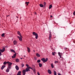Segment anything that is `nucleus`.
<instances>
[{
    "instance_id": "nucleus-1",
    "label": "nucleus",
    "mask_w": 75,
    "mask_h": 75,
    "mask_svg": "<svg viewBox=\"0 0 75 75\" xmlns=\"http://www.w3.org/2000/svg\"><path fill=\"white\" fill-rule=\"evenodd\" d=\"M17 34H18V35H19L20 37L19 36H18V39H19V40L20 41H22V36H21L20 31H18L17 32Z\"/></svg>"
},
{
    "instance_id": "nucleus-2",
    "label": "nucleus",
    "mask_w": 75,
    "mask_h": 75,
    "mask_svg": "<svg viewBox=\"0 0 75 75\" xmlns=\"http://www.w3.org/2000/svg\"><path fill=\"white\" fill-rule=\"evenodd\" d=\"M33 35L35 36L36 39H37L38 38V34H37V33H36L35 32H33Z\"/></svg>"
},
{
    "instance_id": "nucleus-3",
    "label": "nucleus",
    "mask_w": 75,
    "mask_h": 75,
    "mask_svg": "<svg viewBox=\"0 0 75 75\" xmlns=\"http://www.w3.org/2000/svg\"><path fill=\"white\" fill-rule=\"evenodd\" d=\"M48 60V58H46L45 59V58H43L41 59V60L42 61H43V63H45V62H46Z\"/></svg>"
},
{
    "instance_id": "nucleus-4",
    "label": "nucleus",
    "mask_w": 75,
    "mask_h": 75,
    "mask_svg": "<svg viewBox=\"0 0 75 75\" xmlns=\"http://www.w3.org/2000/svg\"><path fill=\"white\" fill-rule=\"evenodd\" d=\"M5 51V48H4L3 49H2V50H1L0 49V56H1V55H2V54H1V53H3V52H4Z\"/></svg>"
},
{
    "instance_id": "nucleus-5",
    "label": "nucleus",
    "mask_w": 75,
    "mask_h": 75,
    "mask_svg": "<svg viewBox=\"0 0 75 75\" xmlns=\"http://www.w3.org/2000/svg\"><path fill=\"white\" fill-rule=\"evenodd\" d=\"M52 37V35L50 33L49 35V41H51V38Z\"/></svg>"
},
{
    "instance_id": "nucleus-6",
    "label": "nucleus",
    "mask_w": 75,
    "mask_h": 75,
    "mask_svg": "<svg viewBox=\"0 0 75 75\" xmlns=\"http://www.w3.org/2000/svg\"><path fill=\"white\" fill-rule=\"evenodd\" d=\"M26 72V71L25 70H23L22 71V73L23 75H25V73Z\"/></svg>"
},
{
    "instance_id": "nucleus-7",
    "label": "nucleus",
    "mask_w": 75,
    "mask_h": 75,
    "mask_svg": "<svg viewBox=\"0 0 75 75\" xmlns=\"http://www.w3.org/2000/svg\"><path fill=\"white\" fill-rule=\"evenodd\" d=\"M58 54L59 55V56L60 58H62V53H61L60 52H58Z\"/></svg>"
},
{
    "instance_id": "nucleus-8",
    "label": "nucleus",
    "mask_w": 75,
    "mask_h": 75,
    "mask_svg": "<svg viewBox=\"0 0 75 75\" xmlns=\"http://www.w3.org/2000/svg\"><path fill=\"white\" fill-rule=\"evenodd\" d=\"M7 64H8V65H10L11 66V65H12V64H13L12 63L10 62H7Z\"/></svg>"
},
{
    "instance_id": "nucleus-9",
    "label": "nucleus",
    "mask_w": 75,
    "mask_h": 75,
    "mask_svg": "<svg viewBox=\"0 0 75 75\" xmlns=\"http://www.w3.org/2000/svg\"><path fill=\"white\" fill-rule=\"evenodd\" d=\"M15 68L17 71H18V70H19V67H18L17 65H16L15 66Z\"/></svg>"
},
{
    "instance_id": "nucleus-10",
    "label": "nucleus",
    "mask_w": 75,
    "mask_h": 75,
    "mask_svg": "<svg viewBox=\"0 0 75 75\" xmlns=\"http://www.w3.org/2000/svg\"><path fill=\"white\" fill-rule=\"evenodd\" d=\"M25 71H26V72L30 71V69L28 67L26 68Z\"/></svg>"
},
{
    "instance_id": "nucleus-11",
    "label": "nucleus",
    "mask_w": 75,
    "mask_h": 75,
    "mask_svg": "<svg viewBox=\"0 0 75 75\" xmlns=\"http://www.w3.org/2000/svg\"><path fill=\"white\" fill-rule=\"evenodd\" d=\"M13 44L14 45H16L17 44V42L16 40H14L13 42Z\"/></svg>"
},
{
    "instance_id": "nucleus-12",
    "label": "nucleus",
    "mask_w": 75,
    "mask_h": 75,
    "mask_svg": "<svg viewBox=\"0 0 75 75\" xmlns=\"http://www.w3.org/2000/svg\"><path fill=\"white\" fill-rule=\"evenodd\" d=\"M48 72L49 74H52V72H51V71L50 70H48Z\"/></svg>"
},
{
    "instance_id": "nucleus-13",
    "label": "nucleus",
    "mask_w": 75,
    "mask_h": 75,
    "mask_svg": "<svg viewBox=\"0 0 75 75\" xmlns=\"http://www.w3.org/2000/svg\"><path fill=\"white\" fill-rule=\"evenodd\" d=\"M21 71H19L18 72L17 75H21Z\"/></svg>"
},
{
    "instance_id": "nucleus-14",
    "label": "nucleus",
    "mask_w": 75,
    "mask_h": 75,
    "mask_svg": "<svg viewBox=\"0 0 75 75\" xmlns=\"http://www.w3.org/2000/svg\"><path fill=\"white\" fill-rule=\"evenodd\" d=\"M8 68L9 69H11V66H10L8 65Z\"/></svg>"
},
{
    "instance_id": "nucleus-15",
    "label": "nucleus",
    "mask_w": 75,
    "mask_h": 75,
    "mask_svg": "<svg viewBox=\"0 0 75 75\" xmlns=\"http://www.w3.org/2000/svg\"><path fill=\"white\" fill-rule=\"evenodd\" d=\"M16 54H13V56L12 57V58H14L16 57Z\"/></svg>"
},
{
    "instance_id": "nucleus-16",
    "label": "nucleus",
    "mask_w": 75,
    "mask_h": 75,
    "mask_svg": "<svg viewBox=\"0 0 75 75\" xmlns=\"http://www.w3.org/2000/svg\"><path fill=\"white\" fill-rule=\"evenodd\" d=\"M36 55L38 57H40V54H39L38 53H37Z\"/></svg>"
},
{
    "instance_id": "nucleus-17",
    "label": "nucleus",
    "mask_w": 75,
    "mask_h": 75,
    "mask_svg": "<svg viewBox=\"0 0 75 75\" xmlns=\"http://www.w3.org/2000/svg\"><path fill=\"white\" fill-rule=\"evenodd\" d=\"M9 71H10V70L8 68H7L6 70V72H8Z\"/></svg>"
},
{
    "instance_id": "nucleus-18",
    "label": "nucleus",
    "mask_w": 75,
    "mask_h": 75,
    "mask_svg": "<svg viewBox=\"0 0 75 75\" xmlns=\"http://www.w3.org/2000/svg\"><path fill=\"white\" fill-rule=\"evenodd\" d=\"M27 50H28V52H30V48L28 47Z\"/></svg>"
},
{
    "instance_id": "nucleus-19",
    "label": "nucleus",
    "mask_w": 75,
    "mask_h": 75,
    "mask_svg": "<svg viewBox=\"0 0 75 75\" xmlns=\"http://www.w3.org/2000/svg\"><path fill=\"white\" fill-rule=\"evenodd\" d=\"M5 67H6L5 66V65H3V66L1 67V69H4V68H5Z\"/></svg>"
},
{
    "instance_id": "nucleus-20",
    "label": "nucleus",
    "mask_w": 75,
    "mask_h": 75,
    "mask_svg": "<svg viewBox=\"0 0 75 75\" xmlns=\"http://www.w3.org/2000/svg\"><path fill=\"white\" fill-rule=\"evenodd\" d=\"M52 5H50L49 6V9H50V8H52Z\"/></svg>"
},
{
    "instance_id": "nucleus-21",
    "label": "nucleus",
    "mask_w": 75,
    "mask_h": 75,
    "mask_svg": "<svg viewBox=\"0 0 75 75\" xmlns=\"http://www.w3.org/2000/svg\"><path fill=\"white\" fill-rule=\"evenodd\" d=\"M11 52H14V53H16V52H15V51H14V50L11 49Z\"/></svg>"
},
{
    "instance_id": "nucleus-22",
    "label": "nucleus",
    "mask_w": 75,
    "mask_h": 75,
    "mask_svg": "<svg viewBox=\"0 0 75 75\" xmlns=\"http://www.w3.org/2000/svg\"><path fill=\"white\" fill-rule=\"evenodd\" d=\"M16 62H19V59H17L16 60Z\"/></svg>"
},
{
    "instance_id": "nucleus-23",
    "label": "nucleus",
    "mask_w": 75,
    "mask_h": 75,
    "mask_svg": "<svg viewBox=\"0 0 75 75\" xmlns=\"http://www.w3.org/2000/svg\"><path fill=\"white\" fill-rule=\"evenodd\" d=\"M39 6H40V7H43V6L42 4H40L39 5Z\"/></svg>"
},
{
    "instance_id": "nucleus-24",
    "label": "nucleus",
    "mask_w": 75,
    "mask_h": 75,
    "mask_svg": "<svg viewBox=\"0 0 75 75\" xmlns=\"http://www.w3.org/2000/svg\"><path fill=\"white\" fill-rule=\"evenodd\" d=\"M39 65L40 67H42V64L41 63H39Z\"/></svg>"
},
{
    "instance_id": "nucleus-25",
    "label": "nucleus",
    "mask_w": 75,
    "mask_h": 75,
    "mask_svg": "<svg viewBox=\"0 0 75 75\" xmlns=\"http://www.w3.org/2000/svg\"><path fill=\"white\" fill-rule=\"evenodd\" d=\"M41 62V60L40 59H39L37 61V62H38V63H40Z\"/></svg>"
},
{
    "instance_id": "nucleus-26",
    "label": "nucleus",
    "mask_w": 75,
    "mask_h": 75,
    "mask_svg": "<svg viewBox=\"0 0 75 75\" xmlns=\"http://www.w3.org/2000/svg\"><path fill=\"white\" fill-rule=\"evenodd\" d=\"M51 67L52 68H54V65H53V64H52V63L51 64Z\"/></svg>"
},
{
    "instance_id": "nucleus-27",
    "label": "nucleus",
    "mask_w": 75,
    "mask_h": 75,
    "mask_svg": "<svg viewBox=\"0 0 75 75\" xmlns=\"http://www.w3.org/2000/svg\"><path fill=\"white\" fill-rule=\"evenodd\" d=\"M54 75H57V72L56 71H54Z\"/></svg>"
},
{
    "instance_id": "nucleus-28",
    "label": "nucleus",
    "mask_w": 75,
    "mask_h": 75,
    "mask_svg": "<svg viewBox=\"0 0 75 75\" xmlns=\"http://www.w3.org/2000/svg\"><path fill=\"white\" fill-rule=\"evenodd\" d=\"M25 4H26L27 6H28V4H29V2H26L25 3Z\"/></svg>"
},
{
    "instance_id": "nucleus-29",
    "label": "nucleus",
    "mask_w": 75,
    "mask_h": 75,
    "mask_svg": "<svg viewBox=\"0 0 75 75\" xmlns=\"http://www.w3.org/2000/svg\"><path fill=\"white\" fill-rule=\"evenodd\" d=\"M54 63L55 64H57V63H58V61H55L54 62Z\"/></svg>"
},
{
    "instance_id": "nucleus-30",
    "label": "nucleus",
    "mask_w": 75,
    "mask_h": 75,
    "mask_svg": "<svg viewBox=\"0 0 75 75\" xmlns=\"http://www.w3.org/2000/svg\"><path fill=\"white\" fill-rule=\"evenodd\" d=\"M4 35H5V34L3 33L1 35V36L3 37L4 36Z\"/></svg>"
},
{
    "instance_id": "nucleus-31",
    "label": "nucleus",
    "mask_w": 75,
    "mask_h": 75,
    "mask_svg": "<svg viewBox=\"0 0 75 75\" xmlns=\"http://www.w3.org/2000/svg\"><path fill=\"white\" fill-rule=\"evenodd\" d=\"M7 62H4V65H6V64H7Z\"/></svg>"
},
{
    "instance_id": "nucleus-32",
    "label": "nucleus",
    "mask_w": 75,
    "mask_h": 75,
    "mask_svg": "<svg viewBox=\"0 0 75 75\" xmlns=\"http://www.w3.org/2000/svg\"><path fill=\"white\" fill-rule=\"evenodd\" d=\"M21 65H22V67H24V64H22Z\"/></svg>"
},
{
    "instance_id": "nucleus-33",
    "label": "nucleus",
    "mask_w": 75,
    "mask_h": 75,
    "mask_svg": "<svg viewBox=\"0 0 75 75\" xmlns=\"http://www.w3.org/2000/svg\"><path fill=\"white\" fill-rule=\"evenodd\" d=\"M26 66L27 68H28V67H29V65H28V64H26Z\"/></svg>"
},
{
    "instance_id": "nucleus-34",
    "label": "nucleus",
    "mask_w": 75,
    "mask_h": 75,
    "mask_svg": "<svg viewBox=\"0 0 75 75\" xmlns=\"http://www.w3.org/2000/svg\"><path fill=\"white\" fill-rule=\"evenodd\" d=\"M33 71L34 72V73H35V69H34L33 70Z\"/></svg>"
},
{
    "instance_id": "nucleus-35",
    "label": "nucleus",
    "mask_w": 75,
    "mask_h": 75,
    "mask_svg": "<svg viewBox=\"0 0 75 75\" xmlns=\"http://www.w3.org/2000/svg\"><path fill=\"white\" fill-rule=\"evenodd\" d=\"M28 68H29V69H31L32 70H33V68H32L31 67H28Z\"/></svg>"
},
{
    "instance_id": "nucleus-36",
    "label": "nucleus",
    "mask_w": 75,
    "mask_h": 75,
    "mask_svg": "<svg viewBox=\"0 0 75 75\" xmlns=\"http://www.w3.org/2000/svg\"><path fill=\"white\" fill-rule=\"evenodd\" d=\"M52 54L53 55H55V53L54 52H53L52 53Z\"/></svg>"
},
{
    "instance_id": "nucleus-37",
    "label": "nucleus",
    "mask_w": 75,
    "mask_h": 75,
    "mask_svg": "<svg viewBox=\"0 0 75 75\" xmlns=\"http://www.w3.org/2000/svg\"><path fill=\"white\" fill-rule=\"evenodd\" d=\"M44 6H45V5H46V3L44 2Z\"/></svg>"
},
{
    "instance_id": "nucleus-38",
    "label": "nucleus",
    "mask_w": 75,
    "mask_h": 75,
    "mask_svg": "<svg viewBox=\"0 0 75 75\" xmlns=\"http://www.w3.org/2000/svg\"><path fill=\"white\" fill-rule=\"evenodd\" d=\"M73 14L74 16H75V11L73 13Z\"/></svg>"
},
{
    "instance_id": "nucleus-39",
    "label": "nucleus",
    "mask_w": 75,
    "mask_h": 75,
    "mask_svg": "<svg viewBox=\"0 0 75 75\" xmlns=\"http://www.w3.org/2000/svg\"><path fill=\"white\" fill-rule=\"evenodd\" d=\"M37 74L38 75H40V73H39V72H37Z\"/></svg>"
},
{
    "instance_id": "nucleus-40",
    "label": "nucleus",
    "mask_w": 75,
    "mask_h": 75,
    "mask_svg": "<svg viewBox=\"0 0 75 75\" xmlns=\"http://www.w3.org/2000/svg\"><path fill=\"white\" fill-rule=\"evenodd\" d=\"M58 75H61L60 73H58Z\"/></svg>"
},
{
    "instance_id": "nucleus-41",
    "label": "nucleus",
    "mask_w": 75,
    "mask_h": 75,
    "mask_svg": "<svg viewBox=\"0 0 75 75\" xmlns=\"http://www.w3.org/2000/svg\"><path fill=\"white\" fill-rule=\"evenodd\" d=\"M50 34H51V31H50Z\"/></svg>"
},
{
    "instance_id": "nucleus-42",
    "label": "nucleus",
    "mask_w": 75,
    "mask_h": 75,
    "mask_svg": "<svg viewBox=\"0 0 75 75\" xmlns=\"http://www.w3.org/2000/svg\"><path fill=\"white\" fill-rule=\"evenodd\" d=\"M64 49H65V50H67V48L65 47V48H64Z\"/></svg>"
},
{
    "instance_id": "nucleus-43",
    "label": "nucleus",
    "mask_w": 75,
    "mask_h": 75,
    "mask_svg": "<svg viewBox=\"0 0 75 75\" xmlns=\"http://www.w3.org/2000/svg\"><path fill=\"white\" fill-rule=\"evenodd\" d=\"M10 15H8V16H6V17H8V16H9Z\"/></svg>"
},
{
    "instance_id": "nucleus-44",
    "label": "nucleus",
    "mask_w": 75,
    "mask_h": 75,
    "mask_svg": "<svg viewBox=\"0 0 75 75\" xmlns=\"http://www.w3.org/2000/svg\"><path fill=\"white\" fill-rule=\"evenodd\" d=\"M24 57H25V56L24 55Z\"/></svg>"
},
{
    "instance_id": "nucleus-45",
    "label": "nucleus",
    "mask_w": 75,
    "mask_h": 75,
    "mask_svg": "<svg viewBox=\"0 0 75 75\" xmlns=\"http://www.w3.org/2000/svg\"><path fill=\"white\" fill-rule=\"evenodd\" d=\"M51 17H52V16H51Z\"/></svg>"
},
{
    "instance_id": "nucleus-46",
    "label": "nucleus",
    "mask_w": 75,
    "mask_h": 75,
    "mask_svg": "<svg viewBox=\"0 0 75 75\" xmlns=\"http://www.w3.org/2000/svg\"><path fill=\"white\" fill-rule=\"evenodd\" d=\"M16 18H18V16H16Z\"/></svg>"
},
{
    "instance_id": "nucleus-47",
    "label": "nucleus",
    "mask_w": 75,
    "mask_h": 75,
    "mask_svg": "<svg viewBox=\"0 0 75 75\" xmlns=\"http://www.w3.org/2000/svg\"><path fill=\"white\" fill-rule=\"evenodd\" d=\"M1 59V58L0 57V59Z\"/></svg>"
},
{
    "instance_id": "nucleus-48",
    "label": "nucleus",
    "mask_w": 75,
    "mask_h": 75,
    "mask_svg": "<svg viewBox=\"0 0 75 75\" xmlns=\"http://www.w3.org/2000/svg\"><path fill=\"white\" fill-rule=\"evenodd\" d=\"M21 59H22V58H21Z\"/></svg>"
},
{
    "instance_id": "nucleus-49",
    "label": "nucleus",
    "mask_w": 75,
    "mask_h": 75,
    "mask_svg": "<svg viewBox=\"0 0 75 75\" xmlns=\"http://www.w3.org/2000/svg\"><path fill=\"white\" fill-rule=\"evenodd\" d=\"M34 52H35V51L33 50Z\"/></svg>"
},
{
    "instance_id": "nucleus-50",
    "label": "nucleus",
    "mask_w": 75,
    "mask_h": 75,
    "mask_svg": "<svg viewBox=\"0 0 75 75\" xmlns=\"http://www.w3.org/2000/svg\"><path fill=\"white\" fill-rule=\"evenodd\" d=\"M37 13H35V14H36Z\"/></svg>"
}]
</instances>
